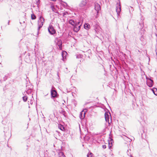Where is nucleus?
<instances>
[{
    "instance_id": "f257e3e1",
    "label": "nucleus",
    "mask_w": 157,
    "mask_h": 157,
    "mask_svg": "<svg viewBox=\"0 0 157 157\" xmlns=\"http://www.w3.org/2000/svg\"><path fill=\"white\" fill-rule=\"evenodd\" d=\"M69 23L74 26V31L75 32H77L80 29V25L79 22L76 23L73 20L71 19L69 21Z\"/></svg>"
},
{
    "instance_id": "f03ea898",
    "label": "nucleus",
    "mask_w": 157,
    "mask_h": 157,
    "mask_svg": "<svg viewBox=\"0 0 157 157\" xmlns=\"http://www.w3.org/2000/svg\"><path fill=\"white\" fill-rule=\"evenodd\" d=\"M44 22V18L41 16L40 17V18L38 21V30H39L42 27L43 25V24Z\"/></svg>"
},
{
    "instance_id": "7ed1b4c3",
    "label": "nucleus",
    "mask_w": 157,
    "mask_h": 157,
    "mask_svg": "<svg viewBox=\"0 0 157 157\" xmlns=\"http://www.w3.org/2000/svg\"><path fill=\"white\" fill-rule=\"evenodd\" d=\"M88 0H82L79 4V6L81 9H84L86 6Z\"/></svg>"
},
{
    "instance_id": "20e7f679",
    "label": "nucleus",
    "mask_w": 157,
    "mask_h": 157,
    "mask_svg": "<svg viewBox=\"0 0 157 157\" xmlns=\"http://www.w3.org/2000/svg\"><path fill=\"white\" fill-rule=\"evenodd\" d=\"M49 33L51 35H53L56 33V31L52 25H50L48 28Z\"/></svg>"
},
{
    "instance_id": "39448f33",
    "label": "nucleus",
    "mask_w": 157,
    "mask_h": 157,
    "mask_svg": "<svg viewBox=\"0 0 157 157\" xmlns=\"http://www.w3.org/2000/svg\"><path fill=\"white\" fill-rule=\"evenodd\" d=\"M55 42L56 45L59 47V49L61 50L62 49V42L60 39H59L57 38L56 39Z\"/></svg>"
},
{
    "instance_id": "423d86ee",
    "label": "nucleus",
    "mask_w": 157,
    "mask_h": 157,
    "mask_svg": "<svg viewBox=\"0 0 157 157\" xmlns=\"http://www.w3.org/2000/svg\"><path fill=\"white\" fill-rule=\"evenodd\" d=\"M121 5L120 2H119V3H117L116 7V11L118 15H119V14L120 12L121 11Z\"/></svg>"
},
{
    "instance_id": "0eeeda50",
    "label": "nucleus",
    "mask_w": 157,
    "mask_h": 157,
    "mask_svg": "<svg viewBox=\"0 0 157 157\" xmlns=\"http://www.w3.org/2000/svg\"><path fill=\"white\" fill-rule=\"evenodd\" d=\"M54 88V87H52L51 91V95L52 97L55 98L56 97L57 92L56 91L53 89Z\"/></svg>"
},
{
    "instance_id": "6e6552de",
    "label": "nucleus",
    "mask_w": 157,
    "mask_h": 157,
    "mask_svg": "<svg viewBox=\"0 0 157 157\" xmlns=\"http://www.w3.org/2000/svg\"><path fill=\"white\" fill-rule=\"evenodd\" d=\"M86 112V109H85L80 112L79 117L81 119H82L84 118Z\"/></svg>"
},
{
    "instance_id": "1a4fd4ad",
    "label": "nucleus",
    "mask_w": 157,
    "mask_h": 157,
    "mask_svg": "<svg viewBox=\"0 0 157 157\" xmlns=\"http://www.w3.org/2000/svg\"><path fill=\"white\" fill-rule=\"evenodd\" d=\"M95 9L96 11H97V13H98L99 11L101 9V7L100 5L98 3L95 4Z\"/></svg>"
},
{
    "instance_id": "9d476101",
    "label": "nucleus",
    "mask_w": 157,
    "mask_h": 157,
    "mask_svg": "<svg viewBox=\"0 0 157 157\" xmlns=\"http://www.w3.org/2000/svg\"><path fill=\"white\" fill-rule=\"evenodd\" d=\"M153 81L151 79H149L147 81V85L150 87H152L153 86Z\"/></svg>"
},
{
    "instance_id": "9b49d317",
    "label": "nucleus",
    "mask_w": 157,
    "mask_h": 157,
    "mask_svg": "<svg viewBox=\"0 0 157 157\" xmlns=\"http://www.w3.org/2000/svg\"><path fill=\"white\" fill-rule=\"evenodd\" d=\"M139 25L140 26V27H138V28H139V29H140V32L142 33H144V29L143 28V27H144V24L143 23H140Z\"/></svg>"
},
{
    "instance_id": "f8f14e48",
    "label": "nucleus",
    "mask_w": 157,
    "mask_h": 157,
    "mask_svg": "<svg viewBox=\"0 0 157 157\" xmlns=\"http://www.w3.org/2000/svg\"><path fill=\"white\" fill-rule=\"evenodd\" d=\"M105 118L106 121L107 122H108L109 124V116L108 113H105Z\"/></svg>"
},
{
    "instance_id": "ddd939ff",
    "label": "nucleus",
    "mask_w": 157,
    "mask_h": 157,
    "mask_svg": "<svg viewBox=\"0 0 157 157\" xmlns=\"http://www.w3.org/2000/svg\"><path fill=\"white\" fill-rule=\"evenodd\" d=\"M67 52L65 51H63L62 52V56L63 57V60H64V57L65 58V56L67 54Z\"/></svg>"
},
{
    "instance_id": "4468645a",
    "label": "nucleus",
    "mask_w": 157,
    "mask_h": 157,
    "mask_svg": "<svg viewBox=\"0 0 157 157\" xmlns=\"http://www.w3.org/2000/svg\"><path fill=\"white\" fill-rule=\"evenodd\" d=\"M112 141L113 140L111 139V140L109 142V148L110 149H111L112 146Z\"/></svg>"
},
{
    "instance_id": "2eb2a0df",
    "label": "nucleus",
    "mask_w": 157,
    "mask_h": 157,
    "mask_svg": "<svg viewBox=\"0 0 157 157\" xmlns=\"http://www.w3.org/2000/svg\"><path fill=\"white\" fill-rule=\"evenodd\" d=\"M90 25L89 24H85L84 25V28L86 29H88L90 28Z\"/></svg>"
},
{
    "instance_id": "dca6fc26",
    "label": "nucleus",
    "mask_w": 157,
    "mask_h": 157,
    "mask_svg": "<svg viewBox=\"0 0 157 157\" xmlns=\"http://www.w3.org/2000/svg\"><path fill=\"white\" fill-rule=\"evenodd\" d=\"M152 90H153V92L154 93V94L155 95H157V89L155 88H154Z\"/></svg>"
},
{
    "instance_id": "f3484780",
    "label": "nucleus",
    "mask_w": 157,
    "mask_h": 157,
    "mask_svg": "<svg viewBox=\"0 0 157 157\" xmlns=\"http://www.w3.org/2000/svg\"><path fill=\"white\" fill-rule=\"evenodd\" d=\"M22 99L24 101L26 102L27 100L28 97L26 96H24L22 97Z\"/></svg>"
},
{
    "instance_id": "a211bd4d",
    "label": "nucleus",
    "mask_w": 157,
    "mask_h": 157,
    "mask_svg": "<svg viewBox=\"0 0 157 157\" xmlns=\"http://www.w3.org/2000/svg\"><path fill=\"white\" fill-rule=\"evenodd\" d=\"M31 18L33 20L35 19L36 18V17L34 14H31Z\"/></svg>"
},
{
    "instance_id": "6ab92c4d",
    "label": "nucleus",
    "mask_w": 157,
    "mask_h": 157,
    "mask_svg": "<svg viewBox=\"0 0 157 157\" xmlns=\"http://www.w3.org/2000/svg\"><path fill=\"white\" fill-rule=\"evenodd\" d=\"M92 155L93 154L91 153H90V154H88L87 156V157H92Z\"/></svg>"
},
{
    "instance_id": "aec40b11",
    "label": "nucleus",
    "mask_w": 157,
    "mask_h": 157,
    "mask_svg": "<svg viewBox=\"0 0 157 157\" xmlns=\"http://www.w3.org/2000/svg\"><path fill=\"white\" fill-rule=\"evenodd\" d=\"M59 128L62 131L63 130V129H64V127L62 125H60V126H59Z\"/></svg>"
},
{
    "instance_id": "412c9836",
    "label": "nucleus",
    "mask_w": 157,
    "mask_h": 157,
    "mask_svg": "<svg viewBox=\"0 0 157 157\" xmlns=\"http://www.w3.org/2000/svg\"><path fill=\"white\" fill-rule=\"evenodd\" d=\"M59 155H61V156L60 157H64V154L62 152H60Z\"/></svg>"
},
{
    "instance_id": "4be33fe9",
    "label": "nucleus",
    "mask_w": 157,
    "mask_h": 157,
    "mask_svg": "<svg viewBox=\"0 0 157 157\" xmlns=\"http://www.w3.org/2000/svg\"><path fill=\"white\" fill-rule=\"evenodd\" d=\"M51 8L52 9V10L53 11L55 12V8L53 6H51Z\"/></svg>"
},
{
    "instance_id": "5701e85b",
    "label": "nucleus",
    "mask_w": 157,
    "mask_h": 157,
    "mask_svg": "<svg viewBox=\"0 0 157 157\" xmlns=\"http://www.w3.org/2000/svg\"><path fill=\"white\" fill-rule=\"evenodd\" d=\"M102 147L103 149H105L106 148V145H103L102 146Z\"/></svg>"
},
{
    "instance_id": "b1692460",
    "label": "nucleus",
    "mask_w": 157,
    "mask_h": 157,
    "mask_svg": "<svg viewBox=\"0 0 157 157\" xmlns=\"http://www.w3.org/2000/svg\"><path fill=\"white\" fill-rule=\"evenodd\" d=\"M10 21H9L8 22V24L9 25Z\"/></svg>"
},
{
    "instance_id": "393cba45",
    "label": "nucleus",
    "mask_w": 157,
    "mask_h": 157,
    "mask_svg": "<svg viewBox=\"0 0 157 157\" xmlns=\"http://www.w3.org/2000/svg\"><path fill=\"white\" fill-rule=\"evenodd\" d=\"M129 157H132V155H130Z\"/></svg>"
}]
</instances>
